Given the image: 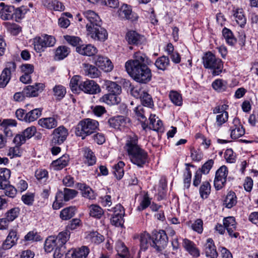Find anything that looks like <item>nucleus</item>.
Instances as JSON below:
<instances>
[{
  "instance_id": "obj_50",
  "label": "nucleus",
  "mask_w": 258,
  "mask_h": 258,
  "mask_svg": "<svg viewBox=\"0 0 258 258\" xmlns=\"http://www.w3.org/2000/svg\"><path fill=\"white\" fill-rule=\"evenodd\" d=\"M140 99L143 105L149 107H152L154 106V103L150 95L145 92L142 96L140 97Z\"/></svg>"
},
{
  "instance_id": "obj_62",
  "label": "nucleus",
  "mask_w": 258,
  "mask_h": 258,
  "mask_svg": "<svg viewBox=\"0 0 258 258\" xmlns=\"http://www.w3.org/2000/svg\"><path fill=\"white\" fill-rule=\"evenodd\" d=\"M4 25L9 31L14 34H16L21 31L20 28L18 26V25L15 23L5 22Z\"/></svg>"
},
{
  "instance_id": "obj_20",
  "label": "nucleus",
  "mask_w": 258,
  "mask_h": 258,
  "mask_svg": "<svg viewBox=\"0 0 258 258\" xmlns=\"http://www.w3.org/2000/svg\"><path fill=\"white\" fill-rule=\"evenodd\" d=\"M95 63L97 66L105 72H110L113 68L111 61L108 58L101 55L97 56Z\"/></svg>"
},
{
  "instance_id": "obj_24",
  "label": "nucleus",
  "mask_w": 258,
  "mask_h": 258,
  "mask_svg": "<svg viewBox=\"0 0 258 258\" xmlns=\"http://www.w3.org/2000/svg\"><path fill=\"white\" fill-rule=\"evenodd\" d=\"M18 239L17 232L14 230H11L2 244L5 248L10 249L16 244Z\"/></svg>"
},
{
  "instance_id": "obj_10",
  "label": "nucleus",
  "mask_w": 258,
  "mask_h": 258,
  "mask_svg": "<svg viewBox=\"0 0 258 258\" xmlns=\"http://www.w3.org/2000/svg\"><path fill=\"white\" fill-rule=\"evenodd\" d=\"M88 35L95 40L104 41L108 37V33L105 29L101 27V24L87 30Z\"/></svg>"
},
{
  "instance_id": "obj_56",
  "label": "nucleus",
  "mask_w": 258,
  "mask_h": 258,
  "mask_svg": "<svg viewBox=\"0 0 258 258\" xmlns=\"http://www.w3.org/2000/svg\"><path fill=\"white\" fill-rule=\"evenodd\" d=\"M5 190V195L10 198H14L17 194V189L12 185L9 184V182L6 185L3 186L2 188Z\"/></svg>"
},
{
  "instance_id": "obj_33",
  "label": "nucleus",
  "mask_w": 258,
  "mask_h": 258,
  "mask_svg": "<svg viewBox=\"0 0 258 258\" xmlns=\"http://www.w3.org/2000/svg\"><path fill=\"white\" fill-rule=\"evenodd\" d=\"M150 128L157 132H162L163 130L162 122L158 119L156 120L155 115L151 114L149 117Z\"/></svg>"
},
{
  "instance_id": "obj_35",
  "label": "nucleus",
  "mask_w": 258,
  "mask_h": 258,
  "mask_svg": "<svg viewBox=\"0 0 258 258\" xmlns=\"http://www.w3.org/2000/svg\"><path fill=\"white\" fill-rule=\"evenodd\" d=\"M70 53V49L66 46H60L56 49L54 58L56 60L63 59L66 57Z\"/></svg>"
},
{
  "instance_id": "obj_46",
  "label": "nucleus",
  "mask_w": 258,
  "mask_h": 258,
  "mask_svg": "<svg viewBox=\"0 0 258 258\" xmlns=\"http://www.w3.org/2000/svg\"><path fill=\"white\" fill-rule=\"evenodd\" d=\"M152 239L147 232H144L141 234L140 236L141 249L146 250L149 246V241Z\"/></svg>"
},
{
  "instance_id": "obj_8",
  "label": "nucleus",
  "mask_w": 258,
  "mask_h": 258,
  "mask_svg": "<svg viewBox=\"0 0 258 258\" xmlns=\"http://www.w3.org/2000/svg\"><path fill=\"white\" fill-rule=\"evenodd\" d=\"M152 243L150 245L155 247L158 251H160L166 246L168 237L163 230L153 233L152 237Z\"/></svg>"
},
{
  "instance_id": "obj_21",
  "label": "nucleus",
  "mask_w": 258,
  "mask_h": 258,
  "mask_svg": "<svg viewBox=\"0 0 258 258\" xmlns=\"http://www.w3.org/2000/svg\"><path fill=\"white\" fill-rule=\"evenodd\" d=\"M76 50L80 54L89 56H93L97 52V48L92 44H83L77 46Z\"/></svg>"
},
{
  "instance_id": "obj_58",
  "label": "nucleus",
  "mask_w": 258,
  "mask_h": 258,
  "mask_svg": "<svg viewBox=\"0 0 258 258\" xmlns=\"http://www.w3.org/2000/svg\"><path fill=\"white\" fill-rule=\"evenodd\" d=\"M21 145L16 144L15 147L10 148L8 155L11 158L15 157H20L22 153L20 148Z\"/></svg>"
},
{
  "instance_id": "obj_45",
  "label": "nucleus",
  "mask_w": 258,
  "mask_h": 258,
  "mask_svg": "<svg viewBox=\"0 0 258 258\" xmlns=\"http://www.w3.org/2000/svg\"><path fill=\"white\" fill-rule=\"evenodd\" d=\"M223 35L226 42L230 45H233L236 42L232 32L228 29L224 28L222 31Z\"/></svg>"
},
{
  "instance_id": "obj_63",
  "label": "nucleus",
  "mask_w": 258,
  "mask_h": 258,
  "mask_svg": "<svg viewBox=\"0 0 258 258\" xmlns=\"http://www.w3.org/2000/svg\"><path fill=\"white\" fill-rule=\"evenodd\" d=\"M22 201L27 205H32L34 200V195L32 193H27L22 196Z\"/></svg>"
},
{
  "instance_id": "obj_41",
  "label": "nucleus",
  "mask_w": 258,
  "mask_h": 258,
  "mask_svg": "<svg viewBox=\"0 0 258 258\" xmlns=\"http://www.w3.org/2000/svg\"><path fill=\"white\" fill-rule=\"evenodd\" d=\"M169 64V59L167 56L159 57L155 62V65L159 70L164 71Z\"/></svg>"
},
{
  "instance_id": "obj_48",
  "label": "nucleus",
  "mask_w": 258,
  "mask_h": 258,
  "mask_svg": "<svg viewBox=\"0 0 258 258\" xmlns=\"http://www.w3.org/2000/svg\"><path fill=\"white\" fill-rule=\"evenodd\" d=\"M124 163L122 161H119L117 164L114 166L113 173L115 176L118 179H120L123 176L124 170L123 169Z\"/></svg>"
},
{
  "instance_id": "obj_1",
  "label": "nucleus",
  "mask_w": 258,
  "mask_h": 258,
  "mask_svg": "<svg viewBox=\"0 0 258 258\" xmlns=\"http://www.w3.org/2000/svg\"><path fill=\"white\" fill-rule=\"evenodd\" d=\"M152 63L145 53L138 51L134 53L133 59L125 62V68L134 80L140 83L146 84L151 80L152 73L148 66Z\"/></svg>"
},
{
  "instance_id": "obj_11",
  "label": "nucleus",
  "mask_w": 258,
  "mask_h": 258,
  "mask_svg": "<svg viewBox=\"0 0 258 258\" xmlns=\"http://www.w3.org/2000/svg\"><path fill=\"white\" fill-rule=\"evenodd\" d=\"M80 91L85 93L95 94L101 91L99 86L93 80L82 81L79 84Z\"/></svg>"
},
{
  "instance_id": "obj_4",
  "label": "nucleus",
  "mask_w": 258,
  "mask_h": 258,
  "mask_svg": "<svg viewBox=\"0 0 258 258\" xmlns=\"http://www.w3.org/2000/svg\"><path fill=\"white\" fill-rule=\"evenodd\" d=\"M203 63L206 69L212 70V74L217 76L221 74L223 68L221 59L216 57L211 52L206 53L203 57Z\"/></svg>"
},
{
  "instance_id": "obj_9",
  "label": "nucleus",
  "mask_w": 258,
  "mask_h": 258,
  "mask_svg": "<svg viewBox=\"0 0 258 258\" xmlns=\"http://www.w3.org/2000/svg\"><path fill=\"white\" fill-rule=\"evenodd\" d=\"M228 170L227 167L223 165L216 172L214 185L217 190L221 189L225 184Z\"/></svg>"
},
{
  "instance_id": "obj_38",
  "label": "nucleus",
  "mask_w": 258,
  "mask_h": 258,
  "mask_svg": "<svg viewBox=\"0 0 258 258\" xmlns=\"http://www.w3.org/2000/svg\"><path fill=\"white\" fill-rule=\"evenodd\" d=\"M57 247V244L55 240L54 236H49L45 240L44 244L45 250L47 252H50L53 250H55Z\"/></svg>"
},
{
  "instance_id": "obj_25",
  "label": "nucleus",
  "mask_w": 258,
  "mask_h": 258,
  "mask_svg": "<svg viewBox=\"0 0 258 258\" xmlns=\"http://www.w3.org/2000/svg\"><path fill=\"white\" fill-rule=\"evenodd\" d=\"M38 124L42 127L51 129L57 125L56 119L53 117L42 118L38 120Z\"/></svg>"
},
{
  "instance_id": "obj_64",
  "label": "nucleus",
  "mask_w": 258,
  "mask_h": 258,
  "mask_svg": "<svg viewBox=\"0 0 258 258\" xmlns=\"http://www.w3.org/2000/svg\"><path fill=\"white\" fill-rule=\"evenodd\" d=\"M64 38L69 44L74 46H78L81 41L80 38L76 36L67 35L64 36Z\"/></svg>"
},
{
  "instance_id": "obj_39",
  "label": "nucleus",
  "mask_w": 258,
  "mask_h": 258,
  "mask_svg": "<svg viewBox=\"0 0 258 258\" xmlns=\"http://www.w3.org/2000/svg\"><path fill=\"white\" fill-rule=\"evenodd\" d=\"M84 70L86 74L91 78H97L99 75V72L98 69L91 64L84 63Z\"/></svg>"
},
{
  "instance_id": "obj_60",
  "label": "nucleus",
  "mask_w": 258,
  "mask_h": 258,
  "mask_svg": "<svg viewBox=\"0 0 258 258\" xmlns=\"http://www.w3.org/2000/svg\"><path fill=\"white\" fill-rule=\"evenodd\" d=\"M19 213V209L18 208H13L7 213V217L5 218L9 222L14 220L18 216Z\"/></svg>"
},
{
  "instance_id": "obj_55",
  "label": "nucleus",
  "mask_w": 258,
  "mask_h": 258,
  "mask_svg": "<svg viewBox=\"0 0 258 258\" xmlns=\"http://www.w3.org/2000/svg\"><path fill=\"white\" fill-rule=\"evenodd\" d=\"M87 238L92 242L100 243L103 240V237L97 232H90L87 236Z\"/></svg>"
},
{
  "instance_id": "obj_7",
  "label": "nucleus",
  "mask_w": 258,
  "mask_h": 258,
  "mask_svg": "<svg viewBox=\"0 0 258 258\" xmlns=\"http://www.w3.org/2000/svg\"><path fill=\"white\" fill-rule=\"evenodd\" d=\"M78 192L72 189L64 188L63 191L57 192L55 196V201L52 204V207L54 210H57L63 206V201H68L76 196Z\"/></svg>"
},
{
  "instance_id": "obj_2",
  "label": "nucleus",
  "mask_w": 258,
  "mask_h": 258,
  "mask_svg": "<svg viewBox=\"0 0 258 258\" xmlns=\"http://www.w3.org/2000/svg\"><path fill=\"white\" fill-rule=\"evenodd\" d=\"M138 138L135 135L128 136L125 144L126 150L133 163L142 167L147 161L148 154L138 145Z\"/></svg>"
},
{
  "instance_id": "obj_32",
  "label": "nucleus",
  "mask_w": 258,
  "mask_h": 258,
  "mask_svg": "<svg viewBox=\"0 0 258 258\" xmlns=\"http://www.w3.org/2000/svg\"><path fill=\"white\" fill-rule=\"evenodd\" d=\"M237 203V197L234 192L230 191L228 192L225 199L224 201V204L227 208H231Z\"/></svg>"
},
{
  "instance_id": "obj_34",
  "label": "nucleus",
  "mask_w": 258,
  "mask_h": 258,
  "mask_svg": "<svg viewBox=\"0 0 258 258\" xmlns=\"http://www.w3.org/2000/svg\"><path fill=\"white\" fill-rule=\"evenodd\" d=\"M233 16L236 22L241 27L246 24V19L244 15L243 11L241 9H237L234 11Z\"/></svg>"
},
{
  "instance_id": "obj_23",
  "label": "nucleus",
  "mask_w": 258,
  "mask_h": 258,
  "mask_svg": "<svg viewBox=\"0 0 258 258\" xmlns=\"http://www.w3.org/2000/svg\"><path fill=\"white\" fill-rule=\"evenodd\" d=\"M126 39L130 44H139L143 43L145 40V38L137 33L135 31L128 32L126 35Z\"/></svg>"
},
{
  "instance_id": "obj_43",
  "label": "nucleus",
  "mask_w": 258,
  "mask_h": 258,
  "mask_svg": "<svg viewBox=\"0 0 258 258\" xmlns=\"http://www.w3.org/2000/svg\"><path fill=\"white\" fill-rule=\"evenodd\" d=\"M75 213V208L70 207L63 209L60 213V217L63 220H67L73 217Z\"/></svg>"
},
{
  "instance_id": "obj_16",
  "label": "nucleus",
  "mask_w": 258,
  "mask_h": 258,
  "mask_svg": "<svg viewBox=\"0 0 258 258\" xmlns=\"http://www.w3.org/2000/svg\"><path fill=\"white\" fill-rule=\"evenodd\" d=\"M44 85L42 83H36L34 85H29L23 89V93L27 97H34L38 96L39 92L43 90Z\"/></svg>"
},
{
  "instance_id": "obj_49",
  "label": "nucleus",
  "mask_w": 258,
  "mask_h": 258,
  "mask_svg": "<svg viewBox=\"0 0 258 258\" xmlns=\"http://www.w3.org/2000/svg\"><path fill=\"white\" fill-rule=\"evenodd\" d=\"M103 209L99 206L92 205L90 207V215L97 218H100L103 214Z\"/></svg>"
},
{
  "instance_id": "obj_3",
  "label": "nucleus",
  "mask_w": 258,
  "mask_h": 258,
  "mask_svg": "<svg viewBox=\"0 0 258 258\" xmlns=\"http://www.w3.org/2000/svg\"><path fill=\"white\" fill-rule=\"evenodd\" d=\"M98 122L96 120L90 118L84 119L80 121L75 128L77 136L84 139L86 136L93 133L97 129Z\"/></svg>"
},
{
  "instance_id": "obj_13",
  "label": "nucleus",
  "mask_w": 258,
  "mask_h": 258,
  "mask_svg": "<svg viewBox=\"0 0 258 258\" xmlns=\"http://www.w3.org/2000/svg\"><path fill=\"white\" fill-rule=\"evenodd\" d=\"M36 132L35 127L32 126L25 129L21 134L17 135L14 138L13 142L15 144L22 145L27 139L33 137Z\"/></svg>"
},
{
  "instance_id": "obj_36",
  "label": "nucleus",
  "mask_w": 258,
  "mask_h": 258,
  "mask_svg": "<svg viewBox=\"0 0 258 258\" xmlns=\"http://www.w3.org/2000/svg\"><path fill=\"white\" fill-rule=\"evenodd\" d=\"M41 112L40 108H35L26 113L25 121L30 122L36 120L41 115Z\"/></svg>"
},
{
  "instance_id": "obj_19",
  "label": "nucleus",
  "mask_w": 258,
  "mask_h": 258,
  "mask_svg": "<svg viewBox=\"0 0 258 258\" xmlns=\"http://www.w3.org/2000/svg\"><path fill=\"white\" fill-rule=\"evenodd\" d=\"M0 18L3 20H9L14 18L15 8L12 6L6 5L4 3H0Z\"/></svg>"
},
{
  "instance_id": "obj_37",
  "label": "nucleus",
  "mask_w": 258,
  "mask_h": 258,
  "mask_svg": "<svg viewBox=\"0 0 258 258\" xmlns=\"http://www.w3.org/2000/svg\"><path fill=\"white\" fill-rule=\"evenodd\" d=\"M106 89L109 93L118 95L121 92L120 86L115 82L108 81L106 83Z\"/></svg>"
},
{
  "instance_id": "obj_51",
  "label": "nucleus",
  "mask_w": 258,
  "mask_h": 258,
  "mask_svg": "<svg viewBox=\"0 0 258 258\" xmlns=\"http://www.w3.org/2000/svg\"><path fill=\"white\" fill-rule=\"evenodd\" d=\"M228 118V113L227 111H222L220 114H217L216 117L215 124L218 127H221L225 123Z\"/></svg>"
},
{
  "instance_id": "obj_42",
  "label": "nucleus",
  "mask_w": 258,
  "mask_h": 258,
  "mask_svg": "<svg viewBox=\"0 0 258 258\" xmlns=\"http://www.w3.org/2000/svg\"><path fill=\"white\" fill-rule=\"evenodd\" d=\"M132 12L131 7L126 4L122 5L118 11L119 15L122 18L126 19H130L131 18Z\"/></svg>"
},
{
  "instance_id": "obj_27",
  "label": "nucleus",
  "mask_w": 258,
  "mask_h": 258,
  "mask_svg": "<svg viewBox=\"0 0 258 258\" xmlns=\"http://www.w3.org/2000/svg\"><path fill=\"white\" fill-rule=\"evenodd\" d=\"M108 123L110 126L116 129H119L125 124V119L123 116H118L109 119Z\"/></svg>"
},
{
  "instance_id": "obj_15",
  "label": "nucleus",
  "mask_w": 258,
  "mask_h": 258,
  "mask_svg": "<svg viewBox=\"0 0 258 258\" xmlns=\"http://www.w3.org/2000/svg\"><path fill=\"white\" fill-rule=\"evenodd\" d=\"M89 252V249L86 246L72 248L66 254V258H86Z\"/></svg>"
},
{
  "instance_id": "obj_29",
  "label": "nucleus",
  "mask_w": 258,
  "mask_h": 258,
  "mask_svg": "<svg viewBox=\"0 0 258 258\" xmlns=\"http://www.w3.org/2000/svg\"><path fill=\"white\" fill-rule=\"evenodd\" d=\"M79 188L81 190L82 196L89 200H93L96 198L94 191L88 186L80 183L78 185Z\"/></svg>"
},
{
  "instance_id": "obj_28",
  "label": "nucleus",
  "mask_w": 258,
  "mask_h": 258,
  "mask_svg": "<svg viewBox=\"0 0 258 258\" xmlns=\"http://www.w3.org/2000/svg\"><path fill=\"white\" fill-rule=\"evenodd\" d=\"M183 246L186 250L193 256L198 257L200 255L199 250L190 240L185 239L183 241Z\"/></svg>"
},
{
  "instance_id": "obj_5",
  "label": "nucleus",
  "mask_w": 258,
  "mask_h": 258,
  "mask_svg": "<svg viewBox=\"0 0 258 258\" xmlns=\"http://www.w3.org/2000/svg\"><path fill=\"white\" fill-rule=\"evenodd\" d=\"M70 236V232L66 230L59 233L55 240L57 244V247L54 252L53 256L54 258H60L66 252V246L65 245L69 240Z\"/></svg>"
},
{
  "instance_id": "obj_40",
  "label": "nucleus",
  "mask_w": 258,
  "mask_h": 258,
  "mask_svg": "<svg viewBox=\"0 0 258 258\" xmlns=\"http://www.w3.org/2000/svg\"><path fill=\"white\" fill-rule=\"evenodd\" d=\"M11 71L6 68L3 70L0 76V87L4 88L11 79Z\"/></svg>"
},
{
  "instance_id": "obj_30",
  "label": "nucleus",
  "mask_w": 258,
  "mask_h": 258,
  "mask_svg": "<svg viewBox=\"0 0 258 258\" xmlns=\"http://www.w3.org/2000/svg\"><path fill=\"white\" fill-rule=\"evenodd\" d=\"M100 100L108 105H114L119 103L120 98L117 95L108 93L103 95Z\"/></svg>"
},
{
  "instance_id": "obj_44",
  "label": "nucleus",
  "mask_w": 258,
  "mask_h": 258,
  "mask_svg": "<svg viewBox=\"0 0 258 258\" xmlns=\"http://www.w3.org/2000/svg\"><path fill=\"white\" fill-rule=\"evenodd\" d=\"M84 156L88 165H93L96 163V157L93 152L88 148L84 149Z\"/></svg>"
},
{
  "instance_id": "obj_14",
  "label": "nucleus",
  "mask_w": 258,
  "mask_h": 258,
  "mask_svg": "<svg viewBox=\"0 0 258 258\" xmlns=\"http://www.w3.org/2000/svg\"><path fill=\"white\" fill-rule=\"evenodd\" d=\"M230 136L233 139H238L245 133L244 129L241 124L239 119L237 118L233 119L232 124L230 126Z\"/></svg>"
},
{
  "instance_id": "obj_52",
  "label": "nucleus",
  "mask_w": 258,
  "mask_h": 258,
  "mask_svg": "<svg viewBox=\"0 0 258 258\" xmlns=\"http://www.w3.org/2000/svg\"><path fill=\"white\" fill-rule=\"evenodd\" d=\"M211 191V185L209 182L205 181L203 183L200 188L201 197L203 199L208 197Z\"/></svg>"
},
{
  "instance_id": "obj_61",
  "label": "nucleus",
  "mask_w": 258,
  "mask_h": 258,
  "mask_svg": "<svg viewBox=\"0 0 258 258\" xmlns=\"http://www.w3.org/2000/svg\"><path fill=\"white\" fill-rule=\"evenodd\" d=\"M54 95L57 98H63L66 93L65 88L61 85H56L53 88Z\"/></svg>"
},
{
  "instance_id": "obj_26",
  "label": "nucleus",
  "mask_w": 258,
  "mask_h": 258,
  "mask_svg": "<svg viewBox=\"0 0 258 258\" xmlns=\"http://www.w3.org/2000/svg\"><path fill=\"white\" fill-rule=\"evenodd\" d=\"M69 161V155H63L58 159L53 161L51 163V166L54 170H61L68 165Z\"/></svg>"
},
{
  "instance_id": "obj_6",
  "label": "nucleus",
  "mask_w": 258,
  "mask_h": 258,
  "mask_svg": "<svg viewBox=\"0 0 258 258\" xmlns=\"http://www.w3.org/2000/svg\"><path fill=\"white\" fill-rule=\"evenodd\" d=\"M56 40L53 36L45 34L34 38V49L37 52H41L44 51L46 47L53 46Z\"/></svg>"
},
{
  "instance_id": "obj_31",
  "label": "nucleus",
  "mask_w": 258,
  "mask_h": 258,
  "mask_svg": "<svg viewBox=\"0 0 258 258\" xmlns=\"http://www.w3.org/2000/svg\"><path fill=\"white\" fill-rule=\"evenodd\" d=\"M116 250L118 254L122 258H130V254L127 248L121 241L118 240L116 242Z\"/></svg>"
},
{
  "instance_id": "obj_47",
  "label": "nucleus",
  "mask_w": 258,
  "mask_h": 258,
  "mask_svg": "<svg viewBox=\"0 0 258 258\" xmlns=\"http://www.w3.org/2000/svg\"><path fill=\"white\" fill-rule=\"evenodd\" d=\"M80 79L81 77L80 76H75L72 77L70 81V86L74 93H77L80 91L79 84L82 81Z\"/></svg>"
},
{
  "instance_id": "obj_18",
  "label": "nucleus",
  "mask_w": 258,
  "mask_h": 258,
  "mask_svg": "<svg viewBox=\"0 0 258 258\" xmlns=\"http://www.w3.org/2000/svg\"><path fill=\"white\" fill-rule=\"evenodd\" d=\"M223 224L230 236L234 238H237L238 236V233L234 232L236 230V226L235 218L233 217H228L224 218Z\"/></svg>"
},
{
  "instance_id": "obj_12",
  "label": "nucleus",
  "mask_w": 258,
  "mask_h": 258,
  "mask_svg": "<svg viewBox=\"0 0 258 258\" xmlns=\"http://www.w3.org/2000/svg\"><path fill=\"white\" fill-rule=\"evenodd\" d=\"M83 15L87 20L86 29L88 30L95 26L102 24V21L97 13L91 10H87L83 12Z\"/></svg>"
},
{
  "instance_id": "obj_59",
  "label": "nucleus",
  "mask_w": 258,
  "mask_h": 258,
  "mask_svg": "<svg viewBox=\"0 0 258 258\" xmlns=\"http://www.w3.org/2000/svg\"><path fill=\"white\" fill-rule=\"evenodd\" d=\"M123 216L122 214L118 216H112L111 218V223L116 227H122L124 223Z\"/></svg>"
},
{
  "instance_id": "obj_57",
  "label": "nucleus",
  "mask_w": 258,
  "mask_h": 258,
  "mask_svg": "<svg viewBox=\"0 0 258 258\" xmlns=\"http://www.w3.org/2000/svg\"><path fill=\"white\" fill-rule=\"evenodd\" d=\"M185 165L186 166V168H185V171L184 173V186H186V188H188L191 178V172L190 171L188 166H192V165L188 163L185 164Z\"/></svg>"
},
{
  "instance_id": "obj_17",
  "label": "nucleus",
  "mask_w": 258,
  "mask_h": 258,
  "mask_svg": "<svg viewBox=\"0 0 258 258\" xmlns=\"http://www.w3.org/2000/svg\"><path fill=\"white\" fill-rule=\"evenodd\" d=\"M68 135L67 130L63 126H60L53 131L52 142L55 144H61L66 140Z\"/></svg>"
},
{
  "instance_id": "obj_22",
  "label": "nucleus",
  "mask_w": 258,
  "mask_h": 258,
  "mask_svg": "<svg viewBox=\"0 0 258 258\" xmlns=\"http://www.w3.org/2000/svg\"><path fill=\"white\" fill-rule=\"evenodd\" d=\"M205 252L207 257L210 258L217 257L218 252L212 238H208L207 240V242L205 244Z\"/></svg>"
},
{
  "instance_id": "obj_54",
  "label": "nucleus",
  "mask_w": 258,
  "mask_h": 258,
  "mask_svg": "<svg viewBox=\"0 0 258 258\" xmlns=\"http://www.w3.org/2000/svg\"><path fill=\"white\" fill-rule=\"evenodd\" d=\"M169 98L172 102L177 106H181L182 104V99L181 95L176 91H171Z\"/></svg>"
},
{
  "instance_id": "obj_53",
  "label": "nucleus",
  "mask_w": 258,
  "mask_h": 258,
  "mask_svg": "<svg viewBox=\"0 0 258 258\" xmlns=\"http://www.w3.org/2000/svg\"><path fill=\"white\" fill-rule=\"evenodd\" d=\"M212 87L214 90L218 92H222L226 90L227 83L221 79H217L212 83Z\"/></svg>"
}]
</instances>
